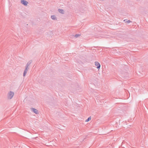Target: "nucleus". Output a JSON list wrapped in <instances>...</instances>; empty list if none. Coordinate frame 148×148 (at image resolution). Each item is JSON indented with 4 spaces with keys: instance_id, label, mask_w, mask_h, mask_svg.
Returning <instances> with one entry per match:
<instances>
[{
    "instance_id": "nucleus-1",
    "label": "nucleus",
    "mask_w": 148,
    "mask_h": 148,
    "mask_svg": "<svg viewBox=\"0 0 148 148\" xmlns=\"http://www.w3.org/2000/svg\"><path fill=\"white\" fill-rule=\"evenodd\" d=\"M14 93L12 91L9 92L8 95V98L9 99H11L14 96Z\"/></svg>"
},
{
    "instance_id": "nucleus-2",
    "label": "nucleus",
    "mask_w": 148,
    "mask_h": 148,
    "mask_svg": "<svg viewBox=\"0 0 148 148\" xmlns=\"http://www.w3.org/2000/svg\"><path fill=\"white\" fill-rule=\"evenodd\" d=\"M21 3L24 5L26 6H27V4L28 3V2L27 1L24 0H21Z\"/></svg>"
},
{
    "instance_id": "nucleus-3",
    "label": "nucleus",
    "mask_w": 148,
    "mask_h": 148,
    "mask_svg": "<svg viewBox=\"0 0 148 148\" xmlns=\"http://www.w3.org/2000/svg\"><path fill=\"white\" fill-rule=\"evenodd\" d=\"M29 69V67H28L27 66H25V69L24 71L23 74V76L24 77L25 76L27 73V72L28 70V69Z\"/></svg>"
},
{
    "instance_id": "nucleus-4",
    "label": "nucleus",
    "mask_w": 148,
    "mask_h": 148,
    "mask_svg": "<svg viewBox=\"0 0 148 148\" xmlns=\"http://www.w3.org/2000/svg\"><path fill=\"white\" fill-rule=\"evenodd\" d=\"M95 65L97 66V68L98 69H100V65L99 63L97 62H95Z\"/></svg>"
},
{
    "instance_id": "nucleus-5",
    "label": "nucleus",
    "mask_w": 148,
    "mask_h": 148,
    "mask_svg": "<svg viewBox=\"0 0 148 148\" xmlns=\"http://www.w3.org/2000/svg\"><path fill=\"white\" fill-rule=\"evenodd\" d=\"M32 110L33 111V112L35 113H36V114H38V111L37 110L35 109L34 108H32Z\"/></svg>"
},
{
    "instance_id": "nucleus-6",
    "label": "nucleus",
    "mask_w": 148,
    "mask_h": 148,
    "mask_svg": "<svg viewBox=\"0 0 148 148\" xmlns=\"http://www.w3.org/2000/svg\"><path fill=\"white\" fill-rule=\"evenodd\" d=\"M58 11L60 13L62 14H64V10L62 9H58Z\"/></svg>"
},
{
    "instance_id": "nucleus-7",
    "label": "nucleus",
    "mask_w": 148,
    "mask_h": 148,
    "mask_svg": "<svg viewBox=\"0 0 148 148\" xmlns=\"http://www.w3.org/2000/svg\"><path fill=\"white\" fill-rule=\"evenodd\" d=\"M32 63V61L30 60L27 63L26 66H27L28 67H29V66Z\"/></svg>"
},
{
    "instance_id": "nucleus-8",
    "label": "nucleus",
    "mask_w": 148,
    "mask_h": 148,
    "mask_svg": "<svg viewBox=\"0 0 148 148\" xmlns=\"http://www.w3.org/2000/svg\"><path fill=\"white\" fill-rule=\"evenodd\" d=\"M51 18L52 19L54 20H56V16L54 15H52L51 16Z\"/></svg>"
},
{
    "instance_id": "nucleus-9",
    "label": "nucleus",
    "mask_w": 148,
    "mask_h": 148,
    "mask_svg": "<svg viewBox=\"0 0 148 148\" xmlns=\"http://www.w3.org/2000/svg\"><path fill=\"white\" fill-rule=\"evenodd\" d=\"M123 21H124L125 23H130V22H132L131 21H130L129 20H128V21H126V20H124Z\"/></svg>"
},
{
    "instance_id": "nucleus-10",
    "label": "nucleus",
    "mask_w": 148,
    "mask_h": 148,
    "mask_svg": "<svg viewBox=\"0 0 148 148\" xmlns=\"http://www.w3.org/2000/svg\"><path fill=\"white\" fill-rule=\"evenodd\" d=\"M91 119V117H89L88 119L86 120V122H88Z\"/></svg>"
},
{
    "instance_id": "nucleus-11",
    "label": "nucleus",
    "mask_w": 148,
    "mask_h": 148,
    "mask_svg": "<svg viewBox=\"0 0 148 148\" xmlns=\"http://www.w3.org/2000/svg\"><path fill=\"white\" fill-rule=\"evenodd\" d=\"M80 36V34H76L75 35V38H77Z\"/></svg>"
}]
</instances>
